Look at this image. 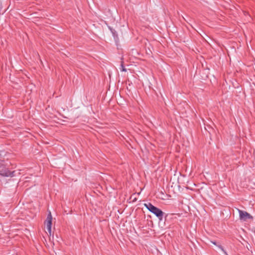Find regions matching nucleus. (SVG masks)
Wrapping results in <instances>:
<instances>
[{"label": "nucleus", "mask_w": 255, "mask_h": 255, "mask_svg": "<svg viewBox=\"0 0 255 255\" xmlns=\"http://www.w3.org/2000/svg\"><path fill=\"white\" fill-rule=\"evenodd\" d=\"M144 206L151 213L154 214L160 221L163 219L164 213L159 208L154 206L151 203H144Z\"/></svg>", "instance_id": "obj_1"}, {"label": "nucleus", "mask_w": 255, "mask_h": 255, "mask_svg": "<svg viewBox=\"0 0 255 255\" xmlns=\"http://www.w3.org/2000/svg\"><path fill=\"white\" fill-rule=\"evenodd\" d=\"M15 171H11L8 169L7 165L1 160L0 161V175L5 177H12L15 176Z\"/></svg>", "instance_id": "obj_2"}, {"label": "nucleus", "mask_w": 255, "mask_h": 255, "mask_svg": "<svg viewBox=\"0 0 255 255\" xmlns=\"http://www.w3.org/2000/svg\"><path fill=\"white\" fill-rule=\"evenodd\" d=\"M240 219L246 221L247 219H253V217L246 211L238 210Z\"/></svg>", "instance_id": "obj_3"}, {"label": "nucleus", "mask_w": 255, "mask_h": 255, "mask_svg": "<svg viewBox=\"0 0 255 255\" xmlns=\"http://www.w3.org/2000/svg\"><path fill=\"white\" fill-rule=\"evenodd\" d=\"M52 220V217L51 212H49V214L47 216V218L45 221V225L46 226V229L50 235H51V233Z\"/></svg>", "instance_id": "obj_4"}, {"label": "nucleus", "mask_w": 255, "mask_h": 255, "mask_svg": "<svg viewBox=\"0 0 255 255\" xmlns=\"http://www.w3.org/2000/svg\"><path fill=\"white\" fill-rule=\"evenodd\" d=\"M108 28L109 29V30L112 32V33L113 34V36L115 37V35H116V34L117 33L116 31L114 29H113L112 27H111L110 26H108Z\"/></svg>", "instance_id": "obj_5"}, {"label": "nucleus", "mask_w": 255, "mask_h": 255, "mask_svg": "<svg viewBox=\"0 0 255 255\" xmlns=\"http://www.w3.org/2000/svg\"><path fill=\"white\" fill-rule=\"evenodd\" d=\"M218 248L222 250V251L224 253L225 255H228L226 251L224 250L223 247L221 245H219Z\"/></svg>", "instance_id": "obj_6"}, {"label": "nucleus", "mask_w": 255, "mask_h": 255, "mask_svg": "<svg viewBox=\"0 0 255 255\" xmlns=\"http://www.w3.org/2000/svg\"><path fill=\"white\" fill-rule=\"evenodd\" d=\"M121 71H124V72H126L127 71V69L125 68V67L124 66L123 64H121Z\"/></svg>", "instance_id": "obj_7"}, {"label": "nucleus", "mask_w": 255, "mask_h": 255, "mask_svg": "<svg viewBox=\"0 0 255 255\" xmlns=\"http://www.w3.org/2000/svg\"><path fill=\"white\" fill-rule=\"evenodd\" d=\"M211 243H212L213 245H216V246H217L218 247V246H219V245H217V244H216V242L215 241H211Z\"/></svg>", "instance_id": "obj_8"}]
</instances>
